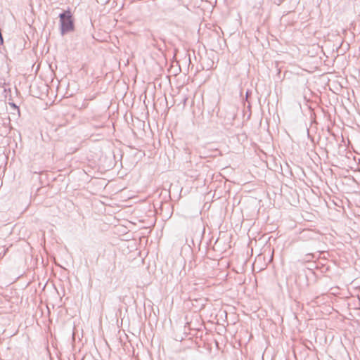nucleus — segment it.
<instances>
[{"label":"nucleus","mask_w":360,"mask_h":360,"mask_svg":"<svg viewBox=\"0 0 360 360\" xmlns=\"http://www.w3.org/2000/svg\"><path fill=\"white\" fill-rule=\"evenodd\" d=\"M60 22V32L61 34L64 35L65 33L74 30V22L71 12L68 10L65 11L59 15Z\"/></svg>","instance_id":"nucleus-1"},{"label":"nucleus","mask_w":360,"mask_h":360,"mask_svg":"<svg viewBox=\"0 0 360 360\" xmlns=\"http://www.w3.org/2000/svg\"><path fill=\"white\" fill-rule=\"evenodd\" d=\"M316 235V233L312 230L305 229L300 233V238L302 240H311L314 238Z\"/></svg>","instance_id":"nucleus-2"},{"label":"nucleus","mask_w":360,"mask_h":360,"mask_svg":"<svg viewBox=\"0 0 360 360\" xmlns=\"http://www.w3.org/2000/svg\"><path fill=\"white\" fill-rule=\"evenodd\" d=\"M207 340H210V342H207L209 345H212L214 343L217 348L218 349H221L222 351L224 349L222 348V346H226L225 343L228 341V339H207Z\"/></svg>","instance_id":"nucleus-3"},{"label":"nucleus","mask_w":360,"mask_h":360,"mask_svg":"<svg viewBox=\"0 0 360 360\" xmlns=\"http://www.w3.org/2000/svg\"><path fill=\"white\" fill-rule=\"evenodd\" d=\"M10 106L13 109V110L16 111L17 115L20 116V109L14 103H9Z\"/></svg>","instance_id":"nucleus-4"},{"label":"nucleus","mask_w":360,"mask_h":360,"mask_svg":"<svg viewBox=\"0 0 360 360\" xmlns=\"http://www.w3.org/2000/svg\"><path fill=\"white\" fill-rule=\"evenodd\" d=\"M192 331L195 333H190V335H191L193 336V338H202V334L200 335H198V331H196L195 330H193Z\"/></svg>","instance_id":"nucleus-5"},{"label":"nucleus","mask_w":360,"mask_h":360,"mask_svg":"<svg viewBox=\"0 0 360 360\" xmlns=\"http://www.w3.org/2000/svg\"><path fill=\"white\" fill-rule=\"evenodd\" d=\"M307 257H309L307 259L308 261H310L311 259L314 258L313 254H308V255H307Z\"/></svg>","instance_id":"nucleus-6"},{"label":"nucleus","mask_w":360,"mask_h":360,"mask_svg":"<svg viewBox=\"0 0 360 360\" xmlns=\"http://www.w3.org/2000/svg\"><path fill=\"white\" fill-rule=\"evenodd\" d=\"M152 39H153V42L151 43V44L153 46H156V39H155V37H153V35H152Z\"/></svg>","instance_id":"nucleus-7"},{"label":"nucleus","mask_w":360,"mask_h":360,"mask_svg":"<svg viewBox=\"0 0 360 360\" xmlns=\"http://www.w3.org/2000/svg\"><path fill=\"white\" fill-rule=\"evenodd\" d=\"M75 340H76V339H75V338L72 339V345H74L75 344Z\"/></svg>","instance_id":"nucleus-8"},{"label":"nucleus","mask_w":360,"mask_h":360,"mask_svg":"<svg viewBox=\"0 0 360 360\" xmlns=\"http://www.w3.org/2000/svg\"><path fill=\"white\" fill-rule=\"evenodd\" d=\"M11 113L14 115H17L16 111H15V110H13V112Z\"/></svg>","instance_id":"nucleus-9"},{"label":"nucleus","mask_w":360,"mask_h":360,"mask_svg":"<svg viewBox=\"0 0 360 360\" xmlns=\"http://www.w3.org/2000/svg\"><path fill=\"white\" fill-rule=\"evenodd\" d=\"M103 340H104L105 343L106 345H108V342H107V341H106V339H103Z\"/></svg>","instance_id":"nucleus-10"},{"label":"nucleus","mask_w":360,"mask_h":360,"mask_svg":"<svg viewBox=\"0 0 360 360\" xmlns=\"http://www.w3.org/2000/svg\"><path fill=\"white\" fill-rule=\"evenodd\" d=\"M119 340H120V342L121 344H122V338H120Z\"/></svg>","instance_id":"nucleus-11"},{"label":"nucleus","mask_w":360,"mask_h":360,"mask_svg":"<svg viewBox=\"0 0 360 360\" xmlns=\"http://www.w3.org/2000/svg\"><path fill=\"white\" fill-rule=\"evenodd\" d=\"M75 333H73L72 335V338H75Z\"/></svg>","instance_id":"nucleus-12"},{"label":"nucleus","mask_w":360,"mask_h":360,"mask_svg":"<svg viewBox=\"0 0 360 360\" xmlns=\"http://www.w3.org/2000/svg\"><path fill=\"white\" fill-rule=\"evenodd\" d=\"M316 360H319V359H316Z\"/></svg>","instance_id":"nucleus-13"}]
</instances>
